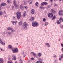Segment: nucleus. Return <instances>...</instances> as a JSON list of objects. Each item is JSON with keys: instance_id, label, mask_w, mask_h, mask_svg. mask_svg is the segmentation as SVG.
Instances as JSON below:
<instances>
[{"instance_id": "69168bd1", "label": "nucleus", "mask_w": 63, "mask_h": 63, "mask_svg": "<svg viewBox=\"0 0 63 63\" xmlns=\"http://www.w3.org/2000/svg\"><path fill=\"white\" fill-rule=\"evenodd\" d=\"M59 0V1H61V0Z\"/></svg>"}, {"instance_id": "864d4df0", "label": "nucleus", "mask_w": 63, "mask_h": 63, "mask_svg": "<svg viewBox=\"0 0 63 63\" xmlns=\"http://www.w3.org/2000/svg\"><path fill=\"white\" fill-rule=\"evenodd\" d=\"M56 55H55L53 57L55 58H56Z\"/></svg>"}, {"instance_id": "1a4fd4ad", "label": "nucleus", "mask_w": 63, "mask_h": 63, "mask_svg": "<svg viewBox=\"0 0 63 63\" xmlns=\"http://www.w3.org/2000/svg\"><path fill=\"white\" fill-rule=\"evenodd\" d=\"M31 54H33L34 56V57H35L37 55L36 54H35V53H34V52H32L31 53Z\"/></svg>"}, {"instance_id": "aec40b11", "label": "nucleus", "mask_w": 63, "mask_h": 63, "mask_svg": "<svg viewBox=\"0 0 63 63\" xmlns=\"http://www.w3.org/2000/svg\"><path fill=\"white\" fill-rule=\"evenodd\" d=\"M7 2L8 3H10V4L11 3H12V1H11L10 0H8L7 1Z\"/></svg>"}, {"instance_id": "b1692460", "label": "nucleus", "mask_w": 63, "mask_h": 63, "mask_svg": "<svg viewBox=\"0 0 63 63\" xmlns=\"http://www.w3.org/2000/svg\"><path fill=\"white\" fill-rule=\"evenodd\" d=\"M31 13L32 14H34V10L32 9L31 10Z\"/></svg>"}, {"instance_id": "c03bdc74", "label": "nucleus", "mask_w": 63, "mask_h": 63, "mask_svg": "<svg viewBox=\"0 0 63 63\" xmlns=\"http://www.w3.org/2000/svg\"><path fill=\"white\" fill-rule=\"evenodd\" d=\"M8 34L9 35H10V34H12V32H8Z\"/></svg>"}, {"instance_id": "052dcab7", "label": "nucleus", "mask_w": 63, "mask_h": 63, "mask_svg": "<svg viewBox=\"0 0 63 63\" xmlns=\"http://www.w3.org/2000/svg\"><path fill=\"white\" fill-rule=\"evenodd\" d=\"M1 8H0V11H1Z\"/></svg>"}, {"instance_id": "ddd939ff", "label": "nucleus", "mask_w": 63, "mask_h": 63, "mask_svg": "<svg viewBox=\"0 0 63 63\" xmlns=\"http://www.w3.org/2000/svg\"><path fill=\"white\" fill-rule=\"evenodd\" d=\"M3 62V59L2 58H0V63Z\"/></svg>"}, {"instance_id": "f8f14e48", "label": "nucleus", "mask_w": 63, "mask_h": 63, "mask_svg": "<svg viewBox=\"0 0 63 63\" xmlns=\"http://www.w3.org/2000/svg\"><path fill=\"white\" fill-rule=\"evenodd\" d=\"M15 8L16 9H18V5L17 4H16V5H15Z\"/></svg>"}, {"instance_id": "423d86ee", "label": "nucleus", "mask_w": 63, "mask_h": 63, "mask_svg": "<svg viewBox=\"0 0 63 63\" xmlns=\"http://www.w3.org/2000/svg\"><path fill=\"white\" fill-rule=\"evenodd\" d=\"M48 16L49 17L51 18L52 17H53V14L52 13H49L48 14Z\"/></svg>"}, {"instance_id": "a211bd4d", "label": "nucleus", "mask_w": 63, "mask_h": 63, "mask_svg": "<svg viewBox=\"0 0 63 63\" xmlns=\"http://www.w3.org/2000/svg\"><path fill=\"white\" fill-rule=\"evenodd\" d=\"M60 22H61L60 21V20H58L57 21V23L58 24H60Z\"/></svg>"}, {"instance_id": "c9c22d12", "label": "nucleus", "mask_w": 63, "mask_h": 63, "mask_svg": "<svg viewBox=\"0 0 63 63\" xmlns=\"http://www.w3.org/2000/svg\"><path fill=\"white\" fill-rule=\"evenodd\" d=\"M58 62V61L57 60H55L54 61V63H57Z\"/></svg>"}, {"instance_id": "393cba45", "label": "nucleus", "mask_w": 63, "mask_h": 63, "mask_svg": "<svg viewBox=\"0 0 63 63\" xmlns=\"http://www.w3.org/2000/svg\"><path fill=\"white\" fill-rule=\"evenodd\" d=\"M26 11H24V13L23 15V16H25L26 15Z\"/></svg>"}, {"instance_id": "603ef678", "label": "nucleus", "mask_w": 63, "mask_h": 63, "mask_svg": "<svg viewBox=\"0 0 63 63\" xmlns=\"http://www.w3.org/2000/svg\"><path fill=\"white\" fill-rule=\"evenodd\" d=\"M13 19H14V20H15V19H16V18H15V16H14L13 17Z\"/></svg>"}, {"instance_id": "bf43d9fd", "label": "nucleus", "mask_w": 63, "mask_h": 63, "mask_svg": "<svg viewBox=\"0 0 63 63\" xmlns=\"http://www.w3.org/2000/svg\"><path fill=\"white\" fill-rule=\"evenodd\" d=\"M14 6H13L12 7V8H14Z\"/></svg>"}, {"instance_id": "3c124183", "label": "nucleus", "mask_w": 63, "mask_h": 63, "mask_svg": "<svg viewBox=\"0 0 63 63\" xmlns=\"http://www.w3.org/2000/svg\"><path fill=\"white\" fill-rule=\"evenodd\" d=\"M47 8H50V5H48V6H47Z\"/></svg>"}, {"instance_id": "49530a36", "label": "nucleus", "mask_w": 63, "mask_h": 63, "mask_svg": "<svg viewBox=\"0 0 63 63\" xmlns=\"http://www.w3.org/2000/svg\"><path fill=\"white\" fill-rule=\"evenodd\" d=\"M0 49L1 50V51H4V50H3V49H2V48H1Z\"/></svg>"}, {"instance_id": "4d7b16f0", "label": "nucleus", "mask_w": 63, "mask_h": 63, "mask_svg": "<svg viewBox=\"0 0 63 63\" xmlns=\"http://www.w3.org/2000/svg\"><path fill=\"white\" fill-rule=\"evenodd\" d=\"M59 60H61V59L59 58Z\"/></svg>"}, {"instance_id": "37998d69", "label": "nucleus", "mask_w": 63, "mask_h": 63, "mask_svg": "<svg viewBox=\"0 0 63 63\" xmlns=\"http://www.w3.org/2000/svg\"><path fill=\"white\" fill-rule=\"evenodd\" d=\"M48 24L47 22H45V24L46 25H47Z\"/></svg>"}, {"instance_id": "9b49d317", "label": "nucleus", "mask_w": 63, "mask_h": 63, "mask_svg": "<svg viewBox=\"0 0 63 63\" xmlns=\"http://www.w3.org/2000/svg\"><path fill=\"white\" fill-rule=\"evenodd\" d=\"M30 20L31 21H33L34 20V18L33 17H31Z\"/></svg>"}, {"instance_id": "a18cd8bd", "label": "nucleus", "mask_w": 63, "mask_h": 63, "mask_svg": "<svg viewBox=\"0 0 63 63\" xmlns=\"http://www.w3.org/2000/svg\"><path fill=\"white\" fill-rule=\"evenodd\" d=\"M24 3L25 5H26V1H24Z\"/></svg>"}, {"instance_id": "5fc2aeb1", "label": "nucleus", "mask_w": 63, "mask_h": 63, "mask_svg": "<svg viewBox=\"0 0 63 63\" xmlns=\"http://www.w3.org/2000/svg\"><path fill=\"white\" fill-rule=\"evenodd\" d=\"M50 2H51L52 3L53 2V0H50Z\"/></svg>"}, {"instance_id": "774afa93", "label": "nucleus", "mask_w": 63, "mask_h": 63, "mask_svg": "<svg viewBox=\"0 0 63 63\" xmlns=\"http://www.w3.org/2000/svg\"><path fill=\"white\" fill-rule=\"evenodd\" d=\"M4 34H5V32H4Z\"/></svg>"}, {"instance_id": "ea45409f", "label": "nucleus", "mask_w": 63, "mask_h": 63, "mask_svg": "<svg viewBox=\"0 0 63 63\" xmlns=\"http://www.w3.org/2000/svg\"><path fill=\"white\" fill-rule=\"evenodd\" d=\"M40 7L41 9H45V7H42L41 6H40Z\"/></svg>"}, {"instance_id": "e433bc0d", "label": "nucleus", "mask_w": 63, "mask_h": 63, "mask_svg": "<svg viewBox=\"0 0 63 63\" xmlns=\"http://www.w3.org/2000/svg\"><path fill=\"white\" fill-rule=\"evenodd\" d=\"M60 57L61 58H63V54H62V55H61Z\"/></svg>"}, {"instance_id": "f03ea898", "label": "nucleus", "mask_w": 63, "mask_h": 63, "mask_svg": "<svg viewBox=\"0 0 63 63\" xmlns=\"http://www.w3.org/2000/svg\"><path fill=\"white\" fill-rule=\"evenodd\" d=\"M39 24L37 22H33L32 24V26H33L35 27V26H38Z\"/></svg>"}, {"instance_id": "412c9836", "label": "nucleus", "mask_w": 63, "mask_h": 63, "mask_svg": "<svg viewBox=\"0 0 63 63\" xmlns=\"http://www.w3.org/2000/svg\"><path fill=\"white\" fill-rule=\"evenodd\" d=\"M12 29H13V28H7V30H12Z\"/></svg>"}, {"instance_id": "8fccbe9b", "label": "nucleus", "mask_w": 63, "mask_h": 63, "mask_svg": "<svg viewBox=\"0 0 63 63\" xmlns=\"http://www.w3.org/2000/svg\"><path fill=\"white\" fill-rule=\"evenodd\" d=\"M54 6H58V5L57 4H54Z\"/></svg>"}, {"instance_id": "f3484780", "label": "nucleus", "mask_w": 63, "mask_h": 63, "mask_svg": "<svg viewBox=\"0 0 63 63\" xmlns=\"http://www.w3.org/2000/svg\"><path fill=\"white\" fill-rule=\"evenodd\" d=\"M20 8L21 10H23V7L21 5H20Z\"/></svg>"}, {"instance_id": "0eeeda50", "label": "nucleus", "mask_w": 63, "mask_h": 63, "mask_svg": "<svg viewBox=\"0 0 63 63\" xmlns=\"http://www.w3.org/2000/svg\"><path fill=\"white\" fill-rule=\"evenodd\" d=\"M12 57H13V58H12V60H16V55L13 54L12 55Z\"/></svg>"}, {"instance_id": "cd10ccee", "label": "nucleus", "mask_w": 63, "mask_h": 63, "mask_svg": "<svg viewBox=\"0 0 63 63\" xmlns=\"http://www.w3.org/2000/svg\"><path fill=\"white\" fill-rule=\"evenodd\" d=\"M19 62L20 63H22V60L21 59L19 61Z\"/></svg>"}, {"instance_id": "4468645a", "label": "nucleus", "mask_w": 63, "mask_h": 63, "mask_svg": "<svg viewBox=\"0 0 63 63\" xmlns=\"http://www.w3.org/2000/svg\"><path fill=\"white\" fill-rule=\"evenodd\" d=\"M8 47L9 48H11V49H13V47L11 45H9L8 46Z\"/></svg>"}, {"instance_id": "39448f33", "label": "nucleus", "mask_w": 63, "mask_h": 63, "mask_svg": "<svg viewBox=\"0 0 63 63\" xmlns=\"http://www.w3.org/2000/svg\"><path fill=\"white\" fill-rule=\"evenodd\" d=\"M14 49H12V51L13 53H15V52H18V50L17 48H14Z\"/></svg>"}, {"instance_id": "2eb2a0df", "label": "nucleus", "mask_w": 63, "mask_h": 63, "mask_svg": "<svg viewBox=\"0 0 63 63\" xmlns=\"http://www.w3.org/2000/svg\"><path fill=\"white\" fill-rule=\"evenodd\" d=\"M12 23L13 24H14V23H15V24H16V23H17V21H12Z\"/></svg>"}, {"instance_id": "6ab92c4d", "label": "nucleus", "mask_w": 63, "mask_h": 63, "mask_svg": "<svg viewBox=\"0 0 63 63\" xmlns=\"http://www.w3.org/2000/svg\"><path fill=\"white\" fill-rule=\"evenodd\" d=\"M59 20L61 22H63V18H60Z\"/></svg>"}, {"instance_id": "a878e982", "label": "nucleus", "mask_w": 63, "mask_h": 63, "mask_svg": "<svg viewBox=\"0 0 63 63\" xmlns=\"http://www.w3.org/2000/svg\"><path fill=\"white\" fill-rule=\"evenodd\" d=\"M6 3H2L1 4V6H5V5H6Z\"/></svg>"}, {"instance_id": "bb28decb", "label": "nucleus", "mask_w": 63, "mask_h": 63, "mask_svg": "<svg viewBox=\"0 0 63 63\" xmlns=\"http://www.w3.org/2000/svg\"><path fill=\"white\" fill-rule=\"evenodd\" d=\"M28 2L29 3V4H32V1L31 0H28Z\"/></svg>"}, {"instance_id": "2f4dec72", "label": "nucleus", "mask_w": 63, "mask_h": 63, "mask_svg": "<svg viewBox=\"0 0 63 63\" xmlns=\"http://www.w3.org/2000/svg\"><path fill=\"white\" fill-rule=\"evenodd\" d=\"M44 3L43 2H42V3L41 4V6H44Z\"/></svg>"}, {"instance_id": "4be33fe9", "label": "nucleus", "mask_w": 63, "mask_h": 63, "mask_svg": "<svg viewBox=\"0 0 63 63\" xmlns=\"http://www.w3.org/2000/svg\"><path fill=\"white\" fill-rule=\"evenodd\" d=\"M16 1L15 0H14L13 2V4H14V6H16V5L17 4H16Z\"/></svg>"}, {"instance_id": "72a5a7b5", "label": "nucleus", "mask_w": 63, "mask_h": 63, "mask_svg": "<svg viewBox=\"0 0 63 63\" xmlns=\"http://www.w3.org/2000/svg\"><path fill=\"white\" fill-rule=\"evenodd\" d=\"M3 13L2 12H0V15H3Z\"/></svg>"}, {"instance_id": "7c9ffc66", "label": "nucleus", "mask_w": 63, "mask_h": 63, "mask_svg": "<svg viewBox=\"0 0 63 63\" xmlns=\"http://www.w3.org/2000/svg\"><path fill=\"white\" fill-rule=\"evenodd\" d=\"M12 32H16V30H14L13 28H12V29H11Z\"/></svg>"}, {"instance_id": "338daca9", "label": "nucleus", "mask_w": 63, "mask_h": 63, "mask_svg": "<svg viewBox=\"0 0 63 63\" xmlns=\"http://www.w3.org/2000/svg\"><path fill=\"white\" fill-rule=\"evenodd\" d=\"M54 1H57V0H54Z\"/></svg>"}, {"instance_id": "7ed1b4c3", "label": "nucleus", "mask_w": 63, "mask_h": 63, "mask_svg": "<svg viewBox=\"0 0 63 63\" xmlns=\"http://www.w3.org/2000/svg\"><path fill=\"white\" fill-rule=\"evenodd\" d=\"M23 26L25 29H27V26H28V25L27 24V23H26V22H24Z\"/></svg>"}, {"instance_id": "473e14b6", "label": "nucleus", "mask_w": 63, "mask_h": 63, "mask_svg": "<svg viewBox=\"0 0 63 63\" xmlns=\"http://www.w3.org/2000/svg\"><path fill=\"white\" fill-rule=\"evenodd\" d=\"M35 5L36 6H37L38 7V5L39 4V3L38 2H37L36 3H35Z\"/></svg>"}, {"instance_id": "0e129e2a", "label": "nucleus", "mask_w": 63, "mask_h": 63, "mask_svg": "<svg viewBox=\"0 0 63 63\" xmlns=\"http://www.w3.org/2000/svg\"><path fill=\"white\" fill-rule=\"evenodd\" d=\"M4 14H6V12H5V11H4Z\"/></svg>"}, {"instance_id": "9d476101", "label": "nucleus", "mask_w": 63, "mask_h": 63, "mask_svg": "<svg viewBox=\"0 0 63 63\" xmlns=\"http://www.w3.org/2000/svg\"><path fill=\"white\" fill-rule=\"evenodd\" d=\"M1 39H0V42L1 44L3 45H4L5 44V43H3L2 42V41H1Z\"/></svg>"}, {"instance_id": "09e8293b", "label": "nucleus", "mask_w": 63, "mask_h": 63, "mask_svg": "<svg viewBox=\"0 0 63 63\" xmlns=\"http://www.w3.org/2000/svg\"><path fill=\"white\" fill-rule=\"evenodd\" d=\"M31 60H34V58H31Z\"/></svg>"}, {"instance_id": "c756f323", "label": "nucleus", "mask_w": 63, "mask_h": 63, "mask_svg": "<svg viewBox=\"0 0 63 63\" xmlns=\"http://www.w3.org/2000/svg\"><path fill=\"white\" fill-rule=\"evenodd\" d=\"M56 17V16H54V17H53L52 18V20H53V19H55V18Z\"/></svg>"}, {"instance_id": "20e7f679", "label": "nucleus", "mask_w": 63, "mask_h": 63, "mask_svg": "<svg viewBox=\"0 0 63 63\" xmlns=\"http://www.w3.org/2000/svg\"><path fill=\"white\" fill-rule=\"evenodd\" d=\"M63 10H60L59 11V15H60V16H61V15H63Z\"/></svg>"}, {"instance_id": "13d9d810", "label": "nucleus", "mask_w": 63, "mask_h": 63, "mask_svg": "<svg viewBox=\"0 0 63 63\" xmlns=\"http://www.w3.org/2000/svg\"><path fill=\"white\" fill-rule=\"evenodd\" d=\"M61 50H62V51L63 52V48H62V49Z\"/></svg>"}, {"instance_id": "dca6fc26", "label": "nucleus", "mask_w": 63, "mask_h": 63, "mask_svg": "<svg viewBox=\"0 0 63 63\" xmlns=\"http://www.w3.org/2000/svg\"><path fill=\"white\" fill-rule=\"evenodd\" d=\"M45 45H47V46L48 47H49L50 46V45L48 43H45Z\"/></svg>"}, {"instance_id": "680f3d73", "label": "nucleus", "mask_w": 63, "mask_h": 63, "mask_svg": "<svg viewBox=\"0 0 63 63\" xmlns=\"http://www.w3.org/2000/svg\"><path fill=\"white\" fill-rule=\"evenodd\" d=\"M15 63H17V61L15 62Z\"/></svg>"}, {"instance_id": "6e6552de", "label": "nucleus", "mask_w": 63, "mask_h": 63, "mask_svg": "<svg viewBox=\"0 0 63 63\" xmlns=\"http://www.w3.org/2000/svg\"><path fill=\"white\" fill-rule=\"evenodd\" d=\"M51 12L53 14H55L56 12L53 10V9H51Z\"/></svg>"}, {"instance_id": "de8ad7c7", "label": "nucleus", "mask_w": 63, "mask_h": 63, "mask_svg": "<svg viewBox=\"0 0 63 63\" xmlns=\"http://www.w3.org/2000/svg\"><path fill=\"white\" fill-rule=\"evenodd\" d=\"M38 60H39V61H41L42 60V59H41V58L38 59Z\"/></svg>"}, {"instance_id": "e2e57ef3", "label": "nucleus", "mask_w": 63, "mask_h": 63, "mask_svg": "<svg viewBox=\"0 0 63 63\" xmlns=\"http://www.w3.org/2000/svg\"><path fill=\"white\" fill-rule=\"evenodd\" d=\"M61 40V39H60L59 40V41H60V40Z\"/></svg>"}, {"instance_id": "6e6d98bb", "label": "nucleus", "mask_w": 63, "mask_h": 63, "mask_svg": "<svg viewBox=\"0 0 63 63\" xmlns=\"http://www.w3.org/2000/svg\"><path fill=\"white\" fill-rule=\"evenodd\" d=\"M61 45L63 47V44H61Z\"/></svg>"}, {"instance_id": "a19ab883", "label": "nucleus", "mask_w": 63, "mask_h": 63, "mask_svg": "<svg viewBox=\"0 0 63 63\" xmlns=\"http://www.w3.org/2000/svg\"><path fill=\"white\" fill-rule=\"evenodd\" d=\"M8 63H13V62L12 61H11L8 62Z\"/></svg>"}, {"instance_id": "f257e3e1", "label": "nucleus", "mask_w": 63, "mask_h": 63, "mask_svg": "<svg viewBox=\"0 0 63 63\" xmlns=\"http://www.w3.org/2000/svg\"><path fill=\"white\" fill-rule=\"evenodd\" d=\"M17 16V17L18 19H20V16H21L20 12H18L16 13Z\"/></svg>"}, {"instance_id": "c85d7f7f", "label": "nucleus", "mask_w": 63, "mask_h": 63, "mask_svg": "<svg viewBox=\"0 0 63 63\" xmlns=\"http://www.w3.org/2000/svg\"><path fill=\"white\" fill-rule=\"evenodd\" d=\"M22 21H21L19 23V25H21V24H22Z\"/></svg>"}, {"instance_id": "f704fd0d", "label": "nucleus", "mask_w": 63, "mask_h": 63, "mask_svg": "<svg viewBox=\"0 0 63 63\" xmlns=\"http://www.w3.org/2000/svg\"><path fill=\"white\" fill-rule=\"evenodd\" d=\"M36 63H43L42 62L40 61L39 62H37Z\"/></svg>"}, {"instance_id": "4c0bfd02", "label": "nucleus", "mask_w": 63, "mask_h": 63, "mask_svg": "<svg viewBox=\"0 0 63 63\" xmlns=\"http://www.w3.org/2000/svg\"><path fill=\"white\" fill-rule=\"evenodd\" d=\"M44 2V5H46L47 4V2Z\"/></svg>"}, {"instance_id": "58836bf2", "label": "nucleus", "mask_w": 63, "mask_h": 63, "mask_svg": "<svg viewBox=\"0 0 63 63\" xmlns=\"http://www.w3.org/2000/svg\"><path fill=\"white\" fill-rule=\"evenodd\" d=\"M24 8L25 9H27L28 8V7L26 6H24Z\"/></svg>"}, {"instance_id": "5701e85b", "label": "nucleus", "mask_w": 63, "mask_h": 63, "mask_svg": "<svg viewBox=\"0 0 63 63\" xmlns=\"http://www.w3.org/2000/svg\"><path fill=\"white\" fill-rule=\"evenodd\" d=\"M38 55L39 57L41 56H42V54L40 53H38Z\"/></svg>"}, {"instance_id": "79ce46f5", "label": "nucleus", "mask_w": 63, "mask_h": 63, "mask_svg": "<svg viewBox=\"0 0 63 63\" xmlns=\"http://www.w3.org/2000/svg\"><path fill=\"white\" fill-rule=\"evenodd\" d=\"M43 20L44 21H45V22L46 21V19L45 18H44L43 19Z\"/></svg>"}]
</instances>
